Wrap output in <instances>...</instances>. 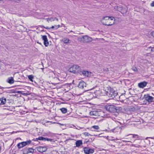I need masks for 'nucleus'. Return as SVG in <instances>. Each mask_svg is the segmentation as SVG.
Segmentation results:
<instances>
[{
  "mask_svg": "<svg viewBox=\"0 0 154 154\" xmlns=\"http://www.w3.org/2000/svg\"><path fill=\"white\" fill-rule=\"evenodd\" d=\"M44 45L46 47H47L49 45V42L47 39V40H46L44 41Z\"/></svg>",
  "mask_w": 154,
  "mask_h": 154,
  "instance_id": "27",
  "label": "nucleus"
},
{
  "mask_svg": "<svg viewBox=\"0 0 154 154\" xmlns=\"http://www.w3.org/2000/svg\"><path fill=\"white\" fill-rule=\"evenodd\" d=\"M132 69L134 71L136 72L137 71V69L136 67H133L132 68Z\"/></svg>",
  "mask_w": 154,
  "mask_h": 154,
  "instance_id": "37",
  "label": "nucleus"
},
{
  "mask_svg": "<svg viewBox=\"0 0 154 154\" xmlns=\"http://www.w3.org/2000/svg\"><path fill=\"white\" fill-rule=\"evenodd\" d=\"M82 144V142L81 140H78L75 142L76 146L77 147H79Z\"/></svg>",
  "mask_w": 154,
  "mask_h": 154,
  "instance_id": "18",
  "label": "nucleus"
},
{
  "mask_svg": "<svg viewBox=\"0 0 154 154\" xmlns=\"http://www.w3.org/2000/svg\"><path fill=\"white\" fill-rule=\"evenodd\" d=\"M143 98L145 100L149 102H152L154 99V97L150 96L149 94H145Z\"/></svg>",
  "mask_w": 154,
  "mask_h": 154,
  "instance_id": "8",
  "label": "nucleus"
},
{
  "mask_svg": "<svg viewBox=\"0 0 154 154\" xmlns=\"http://www.w3.org/2000/svg\"><path fill=\"white\" fill-rule=\"evenodd\" d=\"M28 78L29 80L33 82V76L32 75H29L28 76Z\"/></svg>",
  "mask_w": 154,
  "mask_h": 154,
  "instance_id": "26",
  "label": "nucleus"
},
{
  "mask_svg": "<svg viewBox=\"0 0 154 154\" xmlns=\"http://www.w3.org/2000/svg\"><path fill=\"white\" fill-rule=\"evenodd\" d=\"M78 87L80 88L83 89L86 87V84L83 81H81L79 83Z\"/></svg>",
  "mask_w": 154,
  "mask_h": 154,
  "instance_id": "10",
  "label": "nucleus"
},
{
  "mask_svg": "<svg viewBox=\"0 0 154 154\" xmlns=\"http://www.w3.org/2000/svg\"><path fill=\"white\" fill-rule=\"evenodd\" d=\"M129 135H133L132 137L133 138H136V139L137 140H140L141 139V138H140L141 137L137 134H130L128 135V136Z\"/></svg>",
  "mask_w": 154,
  "mask_h": 154,
  "instance_id": "19",
  "label": "nucleus"
},
{
  "mask_svg": "<svg viewBox=\"0 0 154 154\" xmlns=\"http://www.w3.org/2000/svg\"><path fill=\"white\" fill-rule=\"evenodd\" d=\"M46 141H49L51 142L52 143H54L55 142L54 140L53 139L48 138L47 137Z\"/></svg>",
  "mask_w": 154,
  "mask_h": 154,
  "instance_id": "30",
  "label": "nucleus"
},
{
  "mask_svg": "<svg viewBox=\"0 0 154 154\" xmlns=\"http://www.w3.org/2000/svg\"><path fill=\"white\" fill-rule=\"evenodd\" d=\"M107 111L110 112H115L117 111L116 107L114 105L107 104L105 106Z\"/></svg>",
  "mask_w": 154,
  "mask_h": 154,
  "instance_id": "2",
  "label": "nucleus"
},
{
  "mask_svg": "<svg viewBox=\"0 0 154 154\" xmlns=\"http://www.w3.org/2000/svg\"><path fill=\"white\" fill-rule=\"evenodd\" d=\"M103 71L105 72H107L109 71L108 69L106 67L103 68Z\"/></svg>",
  "mask_w": 154,
  "mask_h": 154,
  "instance_id": "34",
  "label": "nucleus"
},
{
  "mask_svg": "<svg viewBox=\"0 0 154 154\" xmlns=\"http://www.w3.org/2000/svg\"><path fill=\"white\" fill-rule=\"evenodd\" d=\"M41 26L42 27H43L44 28H45V29H51V28H50V27H49L48 26H47V27H45L42 26Z\"/></svg>",
  "mask_w": 154,
  "mask_h": 154,
  "instance_id": "39",
  "label": "nucleus"
},
{
  "mask_svg": "<svg viewBox=\"0 0 154 154\" xmlns=\"http://www.w3.org/2000/svg\"><path fill=\"white\" fill-rule=\"evenodd\" d=\"M90 115L91 116H97L98 115V113L96 111H91L90 112Z\"/></svg>",
  "mask_w": 154,
  "mask_h": 154,
  "instance_id": "21",
  "label": "nucleus"
},
{
  "mask_svg": "<svg viewBox=\"0 0 154 154\" xmlns=\"http://www.w3.org/2000/svg\"><path fill=\"white\" fill-rule=\"evenodd\" d=\"M127 12V9L126 8L122 9L121 10V12L122 14H124L125 13H126Z\"/></svg>",
  "mask_w": 154,
  "mask_h": 154,
  "instance_id": "29",
  "label": "nucleus"
},
{
  "mask_svg": "<svg viewBox=\"0 0 154 154\" xmlns=\"http://www.w3.org/2000/svg\"><path fill=\"white\" fill-rule=\"evenodd\" d=\"M83 134L85 136H92L91 135V134H89L87 132H84L83 133Z\"/></svg>",
  "mask_w": 154,
  "mask_h": 154,
  "instance_id": "33",
  "label": "nucleus"
},
{
  "mask_svg": "<svg viewBox=\"0 0 154 154\" xmlns=\"http://www.w3.org/2000/svg\"><path fill=\"white\" fill-rule=\"evenodd\" d=\"M150 6L152 7H154V1L152 2L151 3Z\"/></svg>",
  "mask_w": 154,
  "mask_h": 154,
  "instance_id": "40",
  "label": "nucleus"
},
{
  "mask_svg": "<svg viewBox=\"0 0 154 154\" xmlns=\"http://www.w3.org/2000/svg\"><path fill=\"white\" fill-rule=\"evenodd\" d=\"M70 32H73V31H70Z\"/></svg>",
  "mask_w": 154,
  "mask_h": 154,
  "instance_id": "50",
  "label": "nucleus"
},
{
  "mask_svg": "<svg viewBox=\"0 0 154 154\" xmlns=\"http://www.w3.org/2000/svg\"><path fill=\"white\" fill-rule=\"evenodd\" d=\"M47 149L46 147L39 146L37 148V150L40 152H43L46 151Z\"/></svg>",
  "mask_w": 154,
  "mask_h": 154,
  "instance_id": "14",
  "label": "nucleus"
},
{
  "mask_svg": "<svg viewBox=\"0 0 154 154\" xmlns=\"http://www.w3.org/2000/svg\"><path fill=\"white\" fill-rule=\"evenodd\" d=\"M21 91H17V92L19 93H20V92H21Z\"/></svg>",
  "mask_w": 154,
  "mask_h": 154,
  "instance_id": "48",
  "label": "nucleus"
},
{
  "mask_svg": "<svg viewBox=\"0 0 154 154\" xmlns=\"http://www.w3.org/2000/svg\"><path fill=\"white\" fill-rule=\"evenodd\" d=\"M91 128H93L94 130H98L99 129V127L98 125H94L92 126Z\"/></svg>",
  "mask_w": 154,
  "mask_h": 154,
  "instance_id": "28",
  "label": "nucleus"
},
{
  "mask_svg": "<svg viewBox=\"0 0 154 154\" xmlns=\"http://www.w3.org/2000/svg\"><path fill=\"white\" fill-rule=\"evenodd\" d=\"M79 68V66L78 65H74L69 68V71L70 72L75 73L78 72Z\"/></svg>",
  "mask_w": 154,
  "mask_h": 154,
  "instance_id": "4",
  "label": "nucleus"
},
{
  "mask_svg": "<svg viewBox=\"0 0 154 154\" xmlns=\"http://www.w3.org/2000/svg\"><path fill=\"white\" fill-rule=\"evenodd\" d=\"M112 88L109 86L105 88L104 91L105 92V93L106 95H107V94H109L111 91V89H112Z\"/></svg>",
  "mask_w": 154,
  "mask_h": 154,
  "instance_id": "16",
  "label": "nucleus"
},
{
  "mask_svg": "<svg viewBox=\"0 0 154 154\" xmlns=\"http://www.w3.org/2000/svg\"><path fill=\"white\" fill-rule=\"evenodd\" d=\"M89 95L91 96L92 97L93 96V94H89Z\"/></svg>",
  "mask_w": 154,
  "mask_h": 154,
  "instance_id": "47",
  "label": "nucleus"
},
{
  "mask_svg": "<svg viewBox=\"0 0 154 154\" xmlns=\"http://www.w3.org/2000/svg\"><path fill=\"white\" fill-rule=\"evenodd\" d=\"M150 35L154 38V32H151L150 33Z\"/></svg>",
  "mask_w": 154,
  "mask_h": 154,
  "instance_id": "42",
  "label": "nucleus"
},
{
  "mask_svg": "<svg viewBox=\"0 0 154 154\" xmlns=\"http://www.w3.org/2000/svg\"><path fill=\"white\" fill-rule=\"evenodd\" d=\"M54 26V29H58V28H59V27H60V25H55Z\"/></svg>",
  "mask_w": 154,
  "mask_h": 154,
  "instance_id": "38",
  "label": "nucleus"
},
{
  "mask_svg": "<svg viewBox=\"0 0 154 154\" xmlns=\"http://www.w3.org/2000/svg\"><path fill=\"white\" fill-rule=\"evenodd\" d=\"M88 143V140H85L84 142V143Z\"/></svg>",
  "mask_w": 154,
  "mask_h": 154,
  "instance_id": "44",
  "label": "nucleus"
},
{
  "mask_svg": "<svg viewBox=\"0 0 154 154\" xmlns=\"http://www.w3.org/2000/svg\"><path fill=\"white\" fill-rule=\"evenodd\" d=\"M122 141L123 142H129V141H127V140H122Z\"/></svg>",
  "mask_w": 154,
  "mask_h": 154,
  "instance_id": "46",
  "label": "nucleus"
},
{
  "mask_svg": "<svg viewBox=\"0 0 154 154\" xmlns=\"http://www.w3.org/2000/svg\"><path fill=\"white\" fill-rule=\"evenodd\" d=\"M55 18H54L53 17L48 18L46 19L47 20L48 22H49L50 21H52L54 20Z\"/></svg>",
  "mask_w": 154,
  "mask_h": 154,
  "instance_id": "25",
  "label": "nucleus"
},
{
  "mask_svg": "<svg viewBox=\"0 0 154 154\" xmlns=\"http://www.w3.org/2000/svg\"><path fill=\"white\" fill-rule=\"evenodd\" d=\"M61 111L63 113H66L67 112V109L65 108H62L60 109Z\"/></svg>",
  "mask_w": 154,
  "mask_h": 154,
  "instance_id": "24",
  "label": "nucleus"
},
{
  "mask_svg": "<svg viewBox=\"0 0 154 154\" xmlns=\"http://www.w3.org/2000/svg\"><path fill=\"white\" fill-rule=\"evenodd\" d=\"M7 82L10 84H13L14 82V80L13 77H11L8 78Z\"/></svg>",
  "mask_w": 154,
  "mask_h": 154,
  "instance_id": "17",
  "label": "nucleus"
},
{
  "mask_svg": "<svg viewBox=\"0 0 154 154\" xmlns=\"http://www.w3.org/2000/svg\"><path fill=\"white\" fill-rule=\"evenodd\" d=\"M91 72L87 70H82L80 72V74L81 75H83L85 76H88L90 75Z\"/></svg>",
  "mask_w": 154,
  "mask_h": 154,
  "instance_id": "11",
  "label": "nucleus"
},
{
  "mask_svg": "<svg viewBox=\"0 0 154 154\" xmlns=\"http://www.w3.org/2000/svg\"><path fill=\"white\" fill-rule=\"evenodd\" d=\"M148 83L145 81L140 82L138 83V87L141 88H143L146 86Z\"/></svg>",
  "mask_w": 154,
  "mask_h": 154,
  "instance_id": "12",
  "label": "nucleus"
},
{
  "mask_svg": "<svg viewBox=\"0 0 154 154\" xmlns=\"http://www.w3.org/2000/svg\"><path fill=\"white\" fill-rule=\"evenodd\" d=\"M78 40L79 41L83 42L89 43L91 42L93 40V39L91 37L86 35L79 37Z\"/></svg>",
  "mask_w": 154,
  "mask_h": 154,
  "instance_id": "1",
  "label": "nucleus"
},
{
  "mask_svg": "<svg viewBox=\"0 0 154 154\" xmlns=\"http://www.w3.org/2000/svg\"><path fill=\"white\" fill-rule=\"evenodd\" d=\"M55 79L60 81V82L64 81L66 80V77L65 75H62V77L61 75H60L58 76V78H55Z\"/></svg>",
  "mask_w": 154,
  "mask_h": 154,
  "instance_id": "13",
  "label": "nucleus"
},
{
  "mask_svg": "<svg viewBox=\"0 0 154 154\" xmlns=\"http://www.w3.org/2000/svg\"><path fill=\"white\" fill-rule=\"evenodd\" d=\"M114 18L113 17H110V18L107 20V21H103L102 23L105 26H109L112 25L114 23Z\"/></svg>",
  "mask_w": 154,
  "mask_h": 154,
  "instance_id": "3",
  "label": "nucleus"
},
{
  "mask_svg": "<svg viewBox=\"0 0 154 154\" xmlns=\"http://www.w3.org/2000/svg\"><path fill=\"white\" fill-rule=\"evenodd\" d=\"M54 26H52L51 27H50V28H51V29H54Z\"/></svg>",
  "mask_w": 154,
  "mask_h": 154,
  "instance_id": "45",
  "label": "nucleus"
},
{
  "mask_svg": "<svg viewBox=\"0 0 154 154\" xmlns=\"http://www.w3.org/2000/svg\"><path fill=\"white\" fill-rule=\"evenodd\" d=\"M37 43H39V44H41L40 43H38V42H37Z\"/></svg>",
  "mask_w": 154,
  "mask_h": 154,
  "instance_id": "51",
  "label": "nucleus"
},
{
  "mask_svg": "<svg viewBox=\"0 0 154 154\" xmlns=\"http://www.w3.org/2000/svg\"><path fill=\"white\" fill-rule=\"evenodd\" d=\"M94 139V138H90L88 140V142H93Z\"/></svg>",
  "mask_w": 154,
  "mask_h": 154,
  "instance_id": "32",
  "label": "nucleus"
},
{
  "mask_svg": "<svg viewBox=\"0 0 154 154\" xmlns=\"http://www.w3.org/2000/svg\"><path fill=\"white\" fill-rule=\"evenodd\" d=\"M149 48L151 49V50L152 51H154V47H149Z\"/></svg>",
  "mask_w": 154,
  "mask_h": 154,
  "instance_id": "41",
  "label": "nucleus"
},
{
  "mask_svg": "<svg viewBox=\"0 0 154 154\" xmlns=\"http://www.w3.org/2000/svg\"><path fill=\"white\" fill-rule=\"evenodd\" d=\"M131 146H134V147H139L140 146V145H135V144H131Z\"/></svg>",
  "mask_w": 154,
  "mask_h": 154,
  "instance_id": "36",
  "label": "nucleus"
},
{
  "mask_svg": "<svg viewBox=\"0 0 154 154\" xmlns=\"http://www.w3.org/2000/svg\"><path fill=\"white\" fill-rule=\"evenodd\" d=\"M31 141L30 140H27L26 141H23L18 143L17 144V146L19 149H20L27 145L31 143Z\"/></svg>",
  "mask_w": 154,
  "mask_h": 154,
  "instance_id": "5",
  "label": "nucleus"
},
{
  "mask_svg": "<svg viewBox=\"0 0 154 154\" xmlns=\"http://www.w3.org/2000/svg\"><path fill=\"white\" fill-rule=\"evenodd\" d=\"M46 139L47 137H39L38 138H36V140L37 141L38 140H39L46 141Z\"/></svg>",
  "mask_w": 154,
  "mask_h": 154,
  "instance_id": "23",
  "label": "nucleus"
},
{
  "mask_svg": "<svg viewBox=\"0 0 154 154\" xmlns=\"http://www.w3.org/2000/svg\"><path fill=\"white\" fill-rule=\"evenodd\" d=\"M56 20L57 21H58V19H57V18H56Z\"/></svg>",
  "mask_w": 154,
  "mask_h": 154,
  "instance_id": "49",
  "label": "nucleus"
},
{
  "mask_svg": "<svg viewBox=\"0 0 154 154\" xmlns=\"http://www.w3.org/2000/svg\"><path fill=\"white\" fill-rule=\"evenodd\" d=\"M24 154H28L29 153H32L34 152V149L32 148H26L23 150Z\"/></svg>",
  "mask_w": 154,
  "mask_h": 154,
  "instance_id": "9",
  "label": "nucleus"
},
{
  "mask_svg": "<svg viewBox=\"0 0 154 154\" xmlns=\"http://www.w3.org/2000/svg\"><path fill=\"white\" fill-rule=\"evenodd\" d=\"M2 0H0V1H2Z\"/></svg>",
  "mask_w": 154,
  "mask_h": 154,
  "instance_id": "52",
  "label": "nucleus"
},
{
  "mask_svg": "<svg viewBox=\"0 0 154 154\" xmlns=\"http://www.w3.org/2000/svg\"><path fill=\"white\" fill-rule=\"evenodd\" d=\"M42 40L44 41L47 40L48 38H47V36L46 35H42Z\"/></svg>",
  "mask_w": 154,
  "mask_h": 154,
  "instance_id": "31",
  "label": "nucleus"
},
{
  "mask_svg": "<svg viewBox=\"0 0 154 154\" xmlns=\"http://www.w3.org/2000/svg\"><path fill=\"white\" fill-rule=\"evenodd\" d=\"M6 99L4 97L0 98V105L5 104L6 102Z\"/></svg>",
  "mask_w": 154,
  "mask_h": 154,
  "instance_id": "15",
  "label": "nucleus"
},
{
  "mask_svg": "<svg viewBox=\"0 0 154 154\" xmlns=\"http://www.w3.org/2000/svg\"><path fill=\"white\" fill-rule=\"evenodd\" d=\"M148 138H151V139H154V137H146L145 139L146 140H147Z\"/></svg>",
  "mask_w": 154,
  "mask_h": 154,
  "instance_id": "43",
  "label": "nucleus"
},
{
  "mask_svg": "<svg viewBox=\"0 0 154 154\" xmlns=\"http://www.w3.org/2000/svg\"><path fill=\"white\" fill-rule=\"evenodd\" d=\"M63 43L65 44H69L70 43V40L67 38H65L63 40Z\"/></svg>",
  "mask_w": 154,
  "mask_h": 154,
  "instance_id": "22",
  "label": "nucleus"
},
{
  "mask_svg": "<svg viewBox=\"0 0 154 154\" xmlns=\"http://www.w3.org/2000/svg\"><path fill=\"white\" fill-rule=\"evenodd\" d=\"M83 150L85 154H91L93 153L94 152V149H93L89 148L88 147H85L83 148Z\"/></svg>",
  "mask_w": 154,
  "mask_h": 154,
  "instance_id": "7",
  "label": "nucleus"
},
{
  "mask_svg": "<svg viewBox=\"0 0 154 154\" xmlns=\"http://www.w3.org/2000/svg\"><path fill=\"white\" fill-rule=\"evenodd\" d=\"M110 18V17L109 16H105L101 20V22L102 23V22L103 21H107V20H109Z\"/></svg>",
  "mask_w": 154,
  "mask_h": 154,
  "instance_id": "20",
  "label": "nucleus"
},
{
  "mask_svg": "<svg viewBox=\"0 0 154 154\" xmlns=\"http://www.w3.org/2000/svg\"><path fill=\"white\" fill-rule=\"evenodd\" d=\"M118 94L117 92L114 91L113 89L112 88L111 89L110 93L109 94H107V95L109 97H111L112 98H115Z\"/></svg>",
  "mask_w": 154,
  "mask_h": 154,
  "instance_id": "6",
  "label": "nucleus"
},
{
  "mask_svg": "<svg viewBox=\"0 0 154 154\" xmlns=\"http://www.w3.org/2000/svg\"><path fill=\"white\" fill-rule=\"evenodd\" d=\"M130 110L131 111H134L135 110V108L134 107H131L130 108Z\"/></svg>",
  "mask_w": 154,
  "mask_h": 154,
  "instance_id": "35",
  "label": "nucleus"
}]
</instances>
